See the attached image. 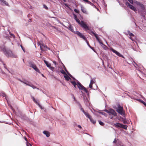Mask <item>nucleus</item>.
<instances>
[{
  "instance_id": "obj_1",
  "label": "nucleus",
  "mask_w": 146,
  "mask_h": 146,
  "mask_svg": "<svg viewBox=\"0 0 146 146\" xmlns=\"http://www.w3.org/2000/svg\"><path fill=\"white\" fill-rule=\"evenodd\" d=\"M69 76L74 80V81H70V82L74 85L75 88L76 87V86H77L81 90L86 93L88 92V91L86 88L83 86L79 82L74 78L70 74H69Z\"/></svg>"
},
{
  "instance_id": "obj_2",
  "label": "nucleus",
  "mask_w": 146,
  "mask_h": 146,
  "mask_svg": "<svg viewBox=\"0 0 146 146\" xmlns=\"http://www.w3.org/2000/svg\"><path fill=\"white\" fill-rule=\"evenodd\" d=\"M131 4L135 6H137L139 7L138 9V11L140 13H142V12L145 11V8L143 5L140 3L136 1L133 0H127Z\"/></svg>"
},
{
  "instance_id": "obj_3",
  "label": "nucleus",
  "mask_w": 146,
  "mask_h": 146,
  "mask_svg": "<svg viewBox=\"0 0 146 146\" xmlns=\"http://www.w3.org/2000/svg\"><path fill=\"white\" fill-rule=\"evenodd\" d=\"M80 25L81 27L83 28L85 31H86L89 30V28L88 25L87 23L84 22L83 21H81V23H80Z\"/></svg>"
},
{
  "instance_id": "obj_4",
  "label": "nucleus",
  "mask_w": 146,
  "mask_h": 146,
  "mask_svg": "<svg viewBox=\"0 0 146 146\" xmlns=\"http://www.w3.org/2000/svg\"><path fill=\"white\" fill-rule=\"evenodd\" d=\"M116 111L121 115H123L124 114L123 110V108L120 105H118L117 108L116 109Z\"/></svg>"
},
{
  "instance_id": "obj_5",
  "label": "nucleus",
  "mask_w": 146,
  "mask_h": 146,
  "mask_svg": "<svg viewBox=\"0 0 146 146\" xmlns=\"http://www.w3.org/2000/svg\"><path fill=\"white\" fill-rule=\"evenodd\" d=\"M29 65L30 67L33 68L36 72L39 73H41L39 69L36 67V66L32 62H30L29 63Z\"/></svg>"
},
{
  "instance_id": "obj_6",
  "label": "nucleus",
  "mask_w": 146,
  "mask_h": 146,
  "mask_svg": "<svg viewBox=\"0 0 146 146\" xmlns=\"http://www.w3.org/2000/svg\"><path fill=\"white\" fill-rule=\"evenodd\" d=\"M4 53L5 55L8 57L11 56L13 57H16V56L14 55L12 52L11 50L5 51Z\"/></svg>"
},
{
  "instance_id": "obj_7",
  "label": "nucleus",
  "mask_w": 146,
  "mask_h": 146,
  "mask_svg": "<svg viewBox=\"0 0 146 146\" xmlns=\"http://www.w3.org/2000/svg\"><path fill=\"white\" fill-rule=\"evenodd\" d=\"M105 111L109 113V115H113V116L116 115V113L115 111L113 109H110L109 110H105Z\"/></svg>"
},
{
  "instance_id": "obj_8",
  "label": "nucleus",
  "mask_w": 146,
  "mask_h": 146,
  "mask_svg": "<svg viewBox=\"0 0 146 146\" xmlns=\"http://www.w3.org/2000/svg\"><path fill=\"white\" fill-rule=\"evenodd\" d=\"M125 33L127 35H129V38L132 40H133L135 39V38L134 35L130 33V31H128L127 33Z\"/></svg>"
},
{
  "instance_id": "obj_9",
  "label": "nucleus",
  "mask_w": 146,
  "mask_h": 146,
  "mask_svg": "<svg viewBox=\"0 0 146 146\" xmlns=\"http://www.w3.org/2000/svg\"><path fill=\"white\" fill-rule=\"evenodd\" d=\"M76 34L80 38H82L85 41H86L87 39L84 35L79 31L76 32Z\"/></svg>"
},
{
  "instance_id": "obj_10",
  "label": "nucleus",
  "mask_w": 146,
  "mask_h": 146,
  "mask_svg": "<svg viewBox=\"0 0 146 146\" xmlns=\"http://www.w3.org/2000/svg\"><path fill=\"white\" fill-rule=\"evenodd\" d=\"M40 49L41 50L45 51L46 50H47V49H48L49 50H50V48L47 47L46 46H45L43 44H40Z\"/></svg>"
},
{
  "instance_id": "obj_11",
  "label": "nucleus",
  "mask_w": 146,
  "mask_h": 146,
  "mask_svg": "<svg viewBox=\"0 0 146 146\" xmlns=\"http://www.w3.org/2000/svg\"><path fill=\"white\" fill-rule=\"evenodd\" d=\"M126 4L127 6H128L130 9L133 10L135 12H136L137 9L135 7H134L133 5L130 4L128 2H126Z\"/></svg>"
},
{
  "instance_id": "obj_12",
  "label": "nucleus",
  "mask_w": 146,
  "mask_h": 146,
  "mask_svg": "<svg viewBox=\"0 0 146 146\" xmlns=\"http://www.w3.org/2000/svg\"><path fill=\"white\" fill-rule=\"evenodd\" d=\"M24 83L26 85H28V86H29L32 87L33 89H37L38 90H39V88H37V87L35 86L33 84H31V82H29L28 81H25L24 82Z\"/></svg>"
},
{
  "instance_id": "obj_13",
  "label": "nucleus",
  "mask_w": 146,
  "mask_h": 146,
  "mask_svg": "<svg viewBox=\"0 0 146 146\" xmlns=\"http://www.w3.org/2000/svg\"><path fill=\"white\" fill-rule=\"evenodd\" d=\"M31 98L32 99L33 101L36 104H37L40 108L41 109H43V108L42 107L40 104L36 101V100L35 98L33 96H31Z\"/></svg>"
},
{
  "instance_id": "obj_14",
  "label": "nucleus",
  "mask_w": 146,
  "mask_h": 146,
  "mask_svg": "<svg viewBox=\"0 0 146 146\" xmlns=\"http://www.w3.org/2000/svg\"><path fill=\"white\" fill-rule=\"evenodd\" d=\"M91 33H92L96 37V39L98 41V42L100 43V45H103V43L101 42V41L99 39V38L98 35L96 34L95 33H94L93 32H92Z\"/></svg>"
},
{
  "instance_id": "obj_15",
  "label": "nucleus",
  "mask_w": 146,
  "mask_h": 146,
  "mask_svg": "<svg viewBox=\"0 0 146 146\" xmlns=\"http://www.w3.org/2000/svg\"><path fill=\"white\" fill-rule=\"evenodd\" d=\"M111 50L112 51L113 53L115 54L118 56L119 57H122V55H121L116 50H114L113 48H111Z\"/></svg>"
},
{
  "instance_id": "obj_16",
  "label": "nucleus",
  "mask_w": 146,
  "mask_h": 146,
  "mask_svg": "<svg viewBox=\"0 0 146 146\" xmlns=\"http://www.w3.org/2000/svg\"><path fill=\"white\" fill-rule=\"evenodd\" d=\"M81 10L84 13L86 14H88V12L87 11L86 9L82 6L81 7Z\"/></svg>"
},
{
  "instance_id": "obj_17",
  "label": "nucleus",
  "mask_w": 146,
  "mask_h": 146,
  "mask_svg": "<svg viewBox=\"0 0 146 146\" xmlns=\"http://www.w3.org/2000/svg\"><path fill=\"white\" fill-rule=\"evenodd\" d=\"M94 81L93 80H90V83L89 85V87L90 88L92 89H94V88H93L92 86L93 84L94 83Z\"/></svg>"
},
{
  "instance_id": "obj_18",
  "label": "nucleus",
  "mask_w": 146,
  "mask_h": 146,
  "mask_svg": "<svg viewBox=\"0 0 146 146\" xmlns=\"http://www.w3.org/2000/svg\"><path fill=\"white\" fill-rule=\"evenodd\" d=\"M114 125L117 127H122V124L119 123H116L114 124Z\"/></svg>"
},
{
  "instance_id": "obj_19",
  "label": "nucleus",
  "mask_w": 146,
  "mask_h": 146,
  "mask_svg": "<svg viewBox=\"0 0 146 146\" xmlns=\"http://www.w3.org/2000/svg\"><path fill=\"white\" fill-rule=\"evenodd\" d=\"M43 133L45 134L47 137H49L50 135V133L49 132L45 131H43Z\"/></svg>"
},
{
  "instance_id": "obj_20",
  "label": "nucleus",
  "mask_w": 146,
  "mask_h": 146,
  "mask_svg": "<svg viewBox=\"0 0 146 146\" xmlns=\"http://www.w3.org/2000/svg\"><path fill=\"white\" fill-rule=\"evenodd\" d=\"M64 77L65 79L67 81L69 80V79H71L69 77L67 74H66L65 75H64Z\"/></svg>"
},
{
  "instance_id": "obj_21",
  "label": "nucleus",
  "mask_w": 146,
  "mask_h": 146,
  "mask_svg": "<svg viewBox=\"0 0 146 146\" xmlns=\"http://www.w3.org/2000/svg\"><path fill=\"white\" fill-rule=\"evenodd\" d=\"M44 62L47 66L48 68H49L51 66V64L48 63L47 61L44 60Z\"/></svg>"
},
{
  "instance_id": "obj_22",
  "label": "nucleus",
  "mask_w": 146,
  "mask_h": 146,
  "mask_svg": "<svg viewBox=\"0 0 146 146\" xmlns=\"http://www.w3.org/2000/svg\"><path fill=\"white\" fill-rule=\"evenodd\" d=\"M84 114L89 119L90 118V117H91V116L87 112H85L84 113Z\"/></svg>"
},
{
  "instance_id": "obj_23",
  "label": "nucleus",
  "mask_w": 146,
  "mask_h": 146,
  "mask_svg": "<svg viewBox=\"0 0 146 146\" xmlns=\"http://www.w3.org/2000/svg\"><path fill=\"white\" fill-rule=\"evenodd\" d=\"M91 122L93 123V124H94L96 123V121L94 120L91 117L90 118H89Z\"/></svg>"
},
{
  "instance_id": "obj_24",
  "label": "nucleus",
  "mask_w": 146,
  "mask_h": 146,
  "mask_svg": "<svg viewBox=\"0 0 146 146\" xmlns=\"http://www.w3.org/2000/svg\"><path fill=\"white\" fill-rule=\"evenodd\" d=\"M68 29L72 32L73 31V27L71 25H69L68 26Z\"/></svg>"
},
{
  "instance_id": "obj_25",
  "label": "nucleus",
  "mask_w": 146,
  "mask_h": 146,
  "mask_svg": "<svg viewBox=\"0 0 146 146\" xmlns=\"http://www.w3.org/2000/svg\"><path fill=\"white\" fill-rule=\"evenodd\" d=\"M127 126L125 125H123L122 124V127H121V128H122L123 129H126L127 128Z\"/></svg>"
},
{
  "instance_id": "obj_26",
  "label": "nucleus",
  "mask_w": 146,
  "mask_h": 146,
  "mask_svg": "<svg viewBox=\"0 0 146 146\" xmlns=\"http://www.w3.org/2000/svg\"><path fill=\"white\" fill-rule=\"evenodd\" d=\"M123 122L125 124H128L127 121L125 119H123Z\"/></svg>"
},
{
  "instance_id": "obj_27",
  "label": "nucleus",
  "mask_w": 146,
  "mask_h": 146,
  "mask_svg": "<svg viewBox=\"0 0 146 146\" xmlns=\"http://www.w3.org/2000/svg\"><path fill=\"white\" fill-rule=\"evenodd\" d=\"M0 96H3V97H5V98L6 99V95L3 92L2 93H0Z\"/></svg>"
},
{
  "instance_id": "obj_28",
  "label": "nucleus",
  "mask_w": 146,
  "mask_h": 146,
  "mask_svg": "<svg viewBox=\"0 0 146 146\" xmlns=\"http://www.w3.org/2000/svg\"><path fill=\"white\" fill-rule=\"evenodd\" d=\"M99 123L101 125H104V123L102 122L101 121H99Z\"/></svg>"
},
{
  "instance_id": "obj_29",
  "label": "nucleus",
  "mask_w": 146,
  "mask_h": 146,
  "mask_svg": "<svg viewBox=\"0 0 146 146\" xmlns=\"http://www.w3.org/2000/svg\"><path fill=\"white\" fill-rule=\"evenodd\" d=\"M101 46H102V47L104 49H107V47L104 44L103 45H101Z\"/></svg>"
},
{
  "instance_id": "obj_30",
  "label": "nucleus",
  "mask_w": 146,
  "mask_h": 146,
  "mask_svg": "<svg viewBox=\"0 0 146 146\" xmlns=\"http://www.w3.org/2000/svg\"><path fill=\"white\" fill-rule=\"evenodd\" d=\"M60 72L62 74L65 75L66 73L63 70H62L60 71Z\"/></svg>"
},
{
  "instance_id": "obj_31",
  "label": "nucleus",
  "mask_w": 146,
  "mask_h": 146,
  "mask_svg": "<svg viewBox=\"0 0 146 146\" xmlns=\"http://www.w3.org/2000/svg\"><path fill=\"white\" fill-rule=\"evenodd\" d=\"M53 64H54L55 65V67H57V65H58V64L56 63V62L55 61H53Z\"/></svg>"
},
{
  "instance_id": "obj_32",
  "label": "nucleus",
  "mask_w": 146,
  "mask_h": 146,
  "mask_svg": "<svg viewBox=\"0 0 146 146\" xmlns=\"http://www.w3.org/2000/svg\"><path fill=\"white\" fill-rule=\"evenodd\" d=\"M85 41L86 42V43L87 44L88 46L91 48H92V47L90 46V45L88 42L87 41V40L86 41Z\"/></svg>"
},
{
  "instance_id": "obj_33",
  "label": "nucleus",
  "mask_w": 146,
  "mask_h": 146,
  "mask_svg": "<svg viewBox=\"0 0 146 146\" xmlns=\"http://www.w3.org/2000/svg\"><path fill=\"white\" fill-rule=\"evenodd\" d=\"M0 62L2 63V64H3L4 65V67L5 68H6L5 65V64L3 63V62L2 61L1 59L0 58Z\"/></svg>"
},
{
  "instance_id": "obj_34",
  "label": "nucleus",
  "mask_w": 146,
  "mask_h": 146,
  "mask_svg": "<svg viewBox=\"0 0 146 146\" xmlns=\"http://www.w3.org/2000/svg\"><path fill=\"white\" fill-rule=\"evenodd\" d=\"M76 21L80 25V23H81V21L80 22L78 19L76 20Z\"/></svg>"
},
{
  "instance_id": "obj_35",
  "label": "nucleus",
  "mask_w": 146,
  "mask_h": 146,
  "mask_svg": "<svg viewBox=\"0 0 146 146\" xmlns=\"http://www.w3.org/2000/svg\"><path fill=\"white\" fill-rule=\"evenodd\" d=\"M52 71H54V68L52 67L51 66H50L49 68Z\"/></svg>"
},
{
  "instance_id": "obj_36",
  "label": "nucleus",
  "mask_w": 146,
  "mask_h": 146,
  "mask_svg": "<svg viewBox=\"0 0 146 146\" xmlns=\"http://www.w3.org/2000/svg\"><path fill=\"white\" fill-rule=\"evenodd\" d=\"M62 65H63V69L65 70V71H66V72H67V70H66V68L65 66L62 63Z\"/></svg>"
},
{
  "instance_id": "obj_37",
  "label": "nucleus",
  "mask_w": 146,
  "mask_h": 146,
  "mask_svg": "<svg viewBox=\"0 0 146 146\" xmlns=\"http://www.w3.org/2000/svg\"><path fill=\"white\" fill-rule=\"evenodd\" d=\"M9 34L10 35L13 37L14 38L15 37V36L14 35L11 33L10 32L9 33Z\"/></svg>"
},
{
  "instance_id": "obj_38",
  "label": "nucleus",
  "mask_w": 146,
  "mask_h": 146,
  "mask_svg": "<svg viewBox=\"0 0 146 146\" xmlns=\"http://www.w3.org/2000/svg\"><path fill=\"white\" fill-rule=\"evenodd\" d=\"M74 18L76 20L77 19H78V18L77 17L76 15H74Z\"/></svg>"
},
{
  "instance_id": "obj_39",
  "label": "nucleus",
  "mask_w": 146,
  "mask_h": 146,
  "mask_svg": "<svg viewBox=\"0 0 146 146\" xmlns=\"http://www.w3.org/2000/svg\"><path fill=\"white\" fill-rule=\"evenodd\" d=\"M74 18L76 20L77 19H78V18L77 17L76 15H74Z\"/></svg>"
},
{
  "instance_id": "obj_40",
  "label": "nucleus",
  "mask_w": 146,
  "mask_h": 146,
  "mask_svg": "<svg viewBox=\"0 0 146 146\" xmlns=\"http://www.w3.org/2000/svg\"><path fill=\"white\" fill-rule=\"evenodd\" d=\"M80 110L84 113L85 112L84 111L83 109L81 108H80Z\"/></svg>"
},
{
  "instance_id": "obj_41",
  "label": "nucleus",
  "mask_w": 146,
  "mask_h": 146,
  "mask_svg": "<svg viewBox=\"0 0 146 146\" xmlns=\"http://www.w3.org/2000/svg\"><path fill=\"white\" fill-rule=\"evenodd\" d=\"M74 11L75 12H76V13H79V11L78 10H77V9H75L74 10Z\"/></svg>"
},
{
  "instance_id": "obj_42",
  "label": "nucleus",
  "mask_w": 146,
  "mask_h": 146,
  "mask_svg": "<svg viewBox=\"0 0 146 146\" xmlns=\"http://www.w3.org/2000/svg\"><path fill=\"white\" fill-rule=\"evenodd\" d=\"M99 113H100L102 115H104L105 116L106 115L105 113H104V112H100Z\"/></svg>"
},
{
  "instance_id": "obj_43",
  "label": "nucleus",
  "mask_w": 146,
  "mask_h": 146,
  "mask_svg": "<svg viewBox=\"0 0 146 146\" xmlns=\"http://www.w3.org/2000/svg\"><path fill=\"white\" fill-rule=\"evenodd\" d=\"M83 0L84 1H85L86 2H87V3H90V2L88 0Z\"/></svg>"
},
{
  "instance_id": "obj_44",
  "label": "nucleus",
  "mask_w": 146,
  "mask_h": 146,
  "mask_svg": "<svg viewBox=\"0 0 146 146\" xmlns=\"http://www.w3.org/2000/svg\"><path fill=\"white\" fill-rule=\"evenodd\" d=\"M44 8L46 9H48L47 7L45 5H44Z\"/></svg>"
},
{
  "instance_id": "obj_45",
  "label": "nucleus",
  "mask_w": 146,
  "mask_h": 146,
  "mask_svg": "<svg viewBox=\"0 0 146 146\" xmlns=\"http://www.w3.org/2000/svg\"><path fill=\"white\" fill-rule=\"evenodd\" d=\"M116 142H117V141L116 140V139H115L113 141V143H116Z\"/></svg>"
},
{
  "instance_id": "obj_46",
  "label": "nucleus",
  "mask_w": 146,
  "mask_h": 146,
  "mask_svg": "<svg viewBox=\"0 0 146 146\" xmlns=\"http://www.w3.org/2000/svg\"><path fill=\"white\" fill-rule=\"evenodd\" d=\"M21 48H22V50H23V51L25 52V50H24V48H23V47L21 45Z\"/></svg>"
},
{
  "instance_id": "obj_47",
  "label": "nucleus",
  "mask_w": 146,
  "mask_h": 146,
  "mask_svg": "<svg viewBox=\"0 0 146 146\" xmlns=\"http://www.w3.org/2000/svg\"><path fill=\"white\" fill-rule=\"evenodd\" d=\"M21 48H22V50H23V51L25 52V50H24V48H23V47L21 45Z\"/></svg>"
},
{
  "instance_id": "obj_48",
  "label": "nucleus",
  "mask_w": 146,
  "mask_h": 146,
  "mask_svg": "<svg viewBox=\"0 0 146 146\" xmlns=\"http://www.w3.org/2000/svg\"><path fill=\"white\" fill-rule=\"evenodd\" d=\"M21 48H22V50H23V51L25 52V50H24V48H23V47L21 45Z\"/></svg>"
},
{
  "instance_id": "obj_49",
  "label": "nucleus",
  "mask_w": 146,
  "mask_h": 146,
  "mask_svg": "<svg viewBox=\"0 0 146 146\" xmlns=\"http://www.w3.org/2000/svg\"><path fill=\"white\" fill-rule=\"evenodd\" d=\"M78 127L79 128H80V129H81L82 128V127L80 125H78Z\"/></svg>"
},
{
  "instance_id": "obj_50",
  "label": "nucleus",
  "mask_w": 146,
  "mask_h": 146,
  "mask_svg": "<svg viewBox=\"0 0 146 146\" xmlns=\"http://www.w3.org/2000/svg\"><path fill=\"white\" fill-rule=\"evenodd\" d=\"M142 15L144 17V18H145L146 17V15H143V14H142Z\"/></svg>"
},
{
  "instance_id": "obj_51",
  "label": "nucleus",
  "mask_w": 146,
  "mask_h": 146,
  "mask_svg": "<svg viewBox=\"0 0 146 146\" xmlns=\"http://www.w3.org/2000/svg\"><path fill=\"white\" fill-rule=\"evenodd\" d=\"M110 115V118L111 119H112L113 118V115Z\"/></svg>"
},
{
  "instance_id": "obj_52",
  "label": "nucleus",
  "mask_w": 146,
  "mask_h": 146,
  "mask_svg": "<svg viewBox=\"0 0 146 146\" xmlns=\"http://www.w3.org/2000/svg\"><path fill=\"white\" fill-rule=\"evenodd\" d=\"M119 145H118L117 146H124L123 145H121L120 144H119Z\"/></svg>"
},
{
  "instance_id": "obj_53",
  "label": "nucleus",
  "mask_w": 146,
  "mask_h": 146,
  "mask_svg": "<svg viewBox=\"0 0 146 146\" xmlns=\"http://www.w3.org/2000/svg\"><path fill=\"white\" fill-rule=\"evenodd\" d=\"M11 109H12V110L13 111V112H14V109H13V107H11Z\"/></svg>"
},
{
  "instance_id": "obj_54",
  "label": "nucleus",
  "mask_w": 146,
  "mask_h": 146,
  "mask_svg": "<svg viewBox=\"0 0 146 146\" xmlns=\"http://www.w3.org/2000/svg\"><path fill=\"white\" fill-rule=\"evenodd\" d=\"M67 72V73L69 75V74H69V73L67 71V72Z\"/></svg>"
},
{
  "instance_id": "obj_55",
  "label": "nucleus",
  "mask_w": 146,
  "mask_h": 146,
  "mask_svg": "<svg viewBox=\"0 0 146 146\" xmlns=\"http://www.w3.org/2000/svg\"><path fill=\"white\" fill-rule=\"evenodd\" d=\"M67 72V73L69 75V74H69V73L67 71V72Z\"/></svg>"
},
{
  "instance_id": "obj_56",
  "label": "nucleus",
  "mask_w": 146,
  "mask_h": 146,
  "mask_svg": "<svg viewBox=\"0 0 146 146\" xmlns=\"http://www.w3.org/2000/svg\"><path fill=\"white\" fill-rule=\"evenodd\" d=\"M74 100H75V98L74 97Z\"/></svg>"
},
{
  "instance_id": "obj_57",
  "label": "nucleus",
  "mask_w": 146,
  "mask_h": 146,
  "mask_svg": "<svg viewBox=\"0 0 146 146\" xmlns=\"http://www.w3.org/2000/svg\"><path fill=\"white\" fill-rule=\"evenodd\" d=\"M42 76H43V77H44V75H43V74H42Z\"/></svg>"
},
{
  "instance_id": "obj_58",
  "label": "nucleus",
  "mask_w": 146,
  "mask_h": 146,
  "mask_svg": "<svg viewBox=\"0 0 146 146\" xmlns=\"http://www.w3.org/2000/svg\"><path fill=\"white\" fill-rule=\"evenodd\" d=\"M54 27L55 29H57H57L56 27Z\"/></svg>"
},
{
  "instance_id": "obj_59",
  "label": "nucleus",
  "mask_w": 146,
  "mask_h": 146,
  "mask_svg": "<svg viewBox=\"0 0 146 146\" xmlns=\"http://www.w3.org/2000/svg\"><path fill=\"white\" fill-rule=\"evenodd\" d=\"M29 145H30V146H32L30 144H29Z\"/></svg>"
},
{
  "instance_id": "obj_60",
  "label": "nucleus",
  "mask_w": 146,
  "mask_h": 146,
  "mask_svg": "<svg viewBox=\"0 0 146 146\" xmlns=\"http://www.w3.org/2000/svg\"><path fill=\"white\" fill-rule=\"evenodd\" d=\"M4 1V0H2L1 1Z\"/></svg>"
},
{
  "instance_id": "obj_61",
  "label": "nucleus",
  "mask_w": 146,
  "mask_h": 146,
  "mask_svg": "<svg viewBox=\"0 0 146 146\" xmlns=\"http://www.w3.org/2000/svg\"><path fill=\"white\" fill-rule=\"evenodd\" d=\"M29 20L30 21H31V19H30Z\"/></svg>"
},
{
  "instance_id": "obj_62",
  "label": "nucleus",
  "mask_w": 146,
  "mask_h": 146,
  "mask_svg": "<svg viewBox=\"0 0 146 146\" xmlns=\"http://www.w3.org/2000/svg\"><path fill=\"white\" fill-rule=\"evenodd\" d=\"M25 140L26 141V138H25Z\"/></svg>"
}]
</instances>
